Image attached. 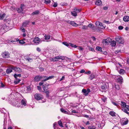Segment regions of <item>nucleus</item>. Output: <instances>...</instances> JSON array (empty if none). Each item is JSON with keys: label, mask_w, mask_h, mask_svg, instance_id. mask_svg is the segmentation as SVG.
<instances>
[{"label": "nucleus", "mask_w": 129, "mask_h": 129, "mask_svg": "<svg viewBox=\"0 0 129 129\" xmlns=\"http://www.w3.org/2000/svg\"><path fill=\"white\" fill-rule=\"evenodd\" d=\"M87 26V27H89L90 28L91 27L92 28H94V26L91 23L89 24H88V25Z\"/></svg>", "instance_id": "obj_39"}, {"label": "nucleus", "mask_w": 129, "mask_h": 129, "mask_svg": "<svg viewBox=\"0 0 129 129\" xmlns=\"http://www.w3.org/2000/svg\"><path fill=\"white\" fill-rule=\"evenodd\" d=\"M123 28V27L122 26H119L118 27V29L119 30L122 29Z\"/></svg>", "instance_id": "obj_56"}, {"label": "nucleus", "mask_w": 129, "mask_h": 129, "mask_svg": "<svg viewBox=\"0 0 129 129\" xmlns=\"http://www.w3.org/2000/svg\"><path fill=\"white\" fill-rule=\"evenodd\" d=\"M37 50L38 51V52H40L41 51V50L40 48L39 47H37Z\"/></svg>", "instance_id": "obj_55"}, {"label": "nucleus", "mask_w": 129, "mask_h": 129, "mask_svg": "<svg viewBox=\"0 0 129 129\" xmlns=\"http://www.w3.org/2000/svg\"><path fill=\"white\" fill-rule=\"evenodd\" d=\"M13 70L18 72H21L22 71L21 69L17 67H14L13 66Z\"/></svg>", "instance_id": "obj_15"}, {"label": "nucleus", "mask_w": 129, "mask_h": 129, "mask_svg": "<svg viewBox=\"0 0 129 129\" xmlns=\"http://www.w3.org/2000/svg\"><path fill=\"white\" fill-rule=\"evenodd\" d=\"M95 25L96 26L102 29H104L105 26H104L99 21H96L95 23Z\"/></svg>", "instance_id": "obj_3"}, {"label": "nucleus", "mask_w": 129, "mask_h": 129, "mask_svg": "<svg viewBox=\"0 0 129 129\" xmlns=\"http://www.w3.org/2000/svg\"><path fill=\"white\" fill-rule=\"evenodd\" d=\"M102 100L104 102H105L107 100V98L105 96H103L101 98Z\"/></svg>", "instance_id": "obj_44"}, {"label": "nucleus", "mask_w": 129, "mask_h": 129, "mask_svg": "<svg viewBox=\"0 0 129 129\" xmlns=\"http://www.w3.org/2000/svg\"><path fill=\"white\" fill-rule=\"evenodd\" d=\"M89 129H95L96 127L94 125H91L89 126L88 127Z\"/></svg>", "instance_id": "obj_40"}, {"label": "nucleus", "mask_w": 129, "mask_h": 129, "mask_svg": "<svg viewBox=\"0 0 129 129\" xmlns=\"http://www.w3.org/2000/svg\"><path fill=\"white\" fill-rule=\"evenodd\" d=\"M85 70H84L83 69L81 71H80V73H81L84 72L85 73Z\"/></svg>", "instance_id": "obj_60"}, {"label": "nucleus", "mask_w": 129, "mask_h": 129, "mask_svg": "<svg viewBox=\"0 0 129 129\" xmlns=\"http://www.w3.org/2000/svg\"><path fill=\"white\" fill-rule=\"evenodd\" d=\"M40 13L39 10H37L35 11L31 14V15L34 16L38 15Z\"/></svg>", "instance_id": "obj_19"}, {"label": "nucleus", "mask_w": 129, "mask_h": 129, "mask_svg": "<svg viewBox=\"0 0 129 129\" xmlns=\"http://www.w3.org/2000/svg\"><path fill=\"white\" fill-rule=\"evenodd\" d=\"M123 20L126 22L129 21V17L127 16H124L123 18Z\"/></svg>", "instance_id": "obj_21"}, {"label": "nucleus", "mask_w": 129, "mask_h": 129, "mask_svg": "<svg viewBox=\"0 0 129 129\" xmlns=\"http://www.w3.org/2000/svg\"><path fill=\"white\" fill-rule=\"evenodd\" d=\"M65 59L64 57L63 56H59L57 57H55L54 58H52L50 59L51 61H58V59Z\"/></svg>", "instance_id": "obj_2"}, {"label": "nucleus", "mask_w": 129, "mask_h": 129, "mask_svg": "<svg viewBox=\"0 0 129 129\" xmlns=\"http://www.w3.org/2000/svg\"><path fill=\"white\" fill-rule=\"evenodd\" d=\"M60 110L63 113L66 114H68V112L66 111L63 108L61 109Z\"/></svg>", "instance_id": "obj_30"}, {"label": "nucleus", "mask_w": 129, "mask_h": 129, "mask_svg": "<svg viewBox=\"0 0 129 129\" xmlns=\"http://www.w3.org/2000/svg\"><path fill=\"white\" fill-rule=\"evenodd\" d=\"M109 114L112 116H115V113L113 111H111L110 112Z\"/></svg>", "instance_id": "obj_28"}, {"label": "nucleus", "mask_w": 129, "mask_h": 129, "mask_svg": "<svg viewBox=\"0 0 129 129\" xmlns=\"http://www.w3.org/2000/svg\"><path fill=\"white\" fill-rule=\"evenodd\" d=\"M25 59L28 60L29 61H31L33 60L32 58H30L29 57H27L26 58H25Z\"/></svg>", "instance_id": "obj_38"}, {"label": "nucleus", "mask_w": 129, "mask_h": 129, "mask_svg": "<svg viewBox=\"0 0 129 129\" xmlns=\"http://www.w3.org/2000/svg\"><path fill=\"white\" fill-rule=\"evenodd\" d=\"M40 39L38 37H36L34 39L33 41L37 44H38L40 41Z\"/></svg>", "instance_id": "obj_14"}, {"label": "nucleus", "mask_w": 129, "mask_h": 129, "mask_svg": "<svg viewBox=\"0 0 129 129\" xmlns=\"http://www.w3.org/2000/svg\"><path fill=\"white\" fill-rule=\"evenodd\" d=\"M6 16L5 13L3 14H0V20L3 19Z\"/></svg>", "instance_id": "obj_26"}, {"label": "nucleus", "mask_w": 129, "mask_h": 129, "mask_svg": "<svg viewBox=\"0 0 129 129\" xmlns=\"http://www.w3.org/2000/svg\"><path fill=\"white\" fill-rule=\"evenodd\" d=\"M84 117L88 118L89 117V116L88 115H84Z\"/></svg>", "instance_id": "obj_64"}, {"label": "nucleus", "mask_w": 129, "mask_h": 129, "mask_svg": "<svg viewBox=\"0 0 129 129\" xmlns=\"http://www.w3.org/2000/svg\"><path fill=\"white\" fill-rule=\"evenodd\" d=\"M31 89L30 87L28 86L27 87L25 88L24 91L26 93H29Z\"/></svg>", "instance_id": "obj_17"}, {"label": "nucleus", "mask_w": 129, "mask_h": 129, "mask_svg": "<svg viewBox=\"0 0 129 129\" xmlns=\"http://www.w3.org/2000/svg\"><path fill=\"white\" fill-rule=\"evenodd\" d=\"M19 43L21 44H22L25 43L24 42L23 40L19 41Z\"/></svg>", "instance_id": "obj_52"}, {"label": "nucleus", "mask_w": 129, "mask_h": 129, "mask_svg": "<svg viewBox=\"0 0 129 129\" xmlns=\"http://www.w3.org/2000/svg\"><path fill=\"white\" fill-rule=\"evenodd\" d=\"M12 70H13V66H11L8 68L6 70V72L8 74H9L12 71Z\"/></svg>", "instance_id": "obj_12"}, {"label": "nucleus", "mask_w": 129, "mask_h": 129, "mask_svg": "<svg viewBox=\"0 0 129 129\" xmlns=\"http://www.w3.org/2000/svg\"><path fill=\"white\" fill-rule=\"evenodd\" d=\"M90 92V90L89 89H87V90L85 89H83L82 90V92L85 96L87 95Z\"/></svg>", "instance_id": "obj_8"}, {"label": "nucleus", "mask_w": 129, "mask_h": 129, "mask_svg": "<svg viewBox=\"0 0 129 129\" xmlns=\"http://www.w3.org/2000/svg\"><path fill=\"white\" fill-rule=\"evenodd\" d=\"M128 122V120L127 119L125 120H122V123L123 125H125L127 124Z\"/></svg>", "instance_id": "obj_24"}, {"label": "nucleus", "mask_w": 129, "mask_h": 129, "mask_svg": "<svg viewBox=\"0 0 129 129\" xmlns=\"http://www.w3.org/2000/svg\"><path fill=\"white\" fill-rule=\"evenodd\" d=\"M9 53L7 52H5L2 53L3 57L5 58H8L9 57Z\"/></svg>", "instance_id": "obj_13"}, {"label": "nucleus", "mask_w": 129, "mask_h": 129, "mask_svg": "<svg viewBox=\"0 0 129 129\" xmlns=\"http://www.w3.org/2000/svg\"><path fill=\"white\" fill-rule=\"evenodd\" d=\"M43 79V77L42 76L38 75L36 76L34 79V80L35 81H39L41 79Z\"/></svg>", "instance_id": "obj_10"}, {"label": "nucleus", "mask_w": 129, "mask_h": 129, "mask_svg": "<svg viewBox=\"0 0 129 129\" xmlns=\"http://www.w3.org/2000/svg\"><path fill=\"white\" fill-rule=\"evenodd\" d=\"M69 45L73 47L76 48L77 47V46H76V45H74V44H72L71 43H69Z\"/></svg>", "instance_id": "obj_37"}, {"label": "nucleus", "mask_w": 129, "mask_h": 129, "mask_svg": "<svg viewBox=\"0 0 129 129\" xmlns=\"http://www.w3.org/2000/svg\"><path fill=\"white\" fill-rule=\"evenodd\" d=\"M44 37H45V39L46 40H48L50 39V36L49 35H47L45 34L44 36Z\"/></svg>", "instance_id": "obj_27"}, {"label": "nucleus", "mask_w": 129, "mask_h": 129, "mask_svg": "<svg viewBox=\"0 0 129 129\" xmlns=\"http://www.w3.org/2000/svg\"><path fill=\"white\" fill-rule=\"evenodd\" d=\"M112 87L115 90L117 89L119 90L120 89V87L119 86V85L117 83H115L112 84Z\"/></svg>", "instance_id": "obj_11"}, {"label": "nucleus", "mask_w": 129, "mask_h": 129, "mask_svg": "<svg viewBox=\"0 0 129 129\" xmlns=\"http://www.w3.org/2000/svg\"><path fill=\"white\" fill-rule=\"evenodd\" d=\"M74 10H75V11L77 13L81 11L80 10L76 8H75Z\"/></svg>", "instance_id": "obj_45"}, {"label": "nucleus", "mask_w": 129, "mask_h": 129, "mask_svg": "<svg viewBox=\"0 0 129 129\" xmlns=\"http://www.w3.org/2000/svg\"><path fill=\"white\" fill-rule=\"evenodd\" d=\"M116 44V42L115 41H113L112 42V43L111 45V46L113 47Z\"/></svg>", "instance_id": "obj_41"}, {"label": "nucleus", "mask_w": 129, "mask_h": 129, "mask_svg": "<svg viewBox=\"0 0 129 129\" xmlns=\"http://www.w3.org/2000/svg\"><path fill=\"white\" fill-rule=\"evenodd\" d=\"M16 79L14 81V83L15 84H17L18 83L21 81V80L20 79H17V78H16Z\"/></svg>", "instance_id": "obj_32"}, {"label": "nucleus", "mask_w": 129, "mask_h": 129, "mask_svg": "<svg viewBox=\"0 0 129 129\" xmlns=\"http://www.w3.org/2000/svg\"><path fill=\"white\" fill-rule=\"evenodd\" d=\"M46 81H45V79H44L43 80H42V81L39 83V85L40 86H41L44 83V82Z\"/></svg>", "instance_id": "obj_43"}, {"label": "nucleus", "mask_w": 129, "mask_h": 129, "mask_svg": "<svg viewBox=\"0 0 129 129\" xmlns=\"http://www.w3.org/2000/svg\"><path fill=\"white\" fill-rule=\"evenodd\" d=\"M122 110L124 112L129 114V113L127 111V110L129 111V106L128 105H125V107L123 108L122 109Z\"/></svg>", "instance_id": "obj_6"}, {"label": "nucleus", "mask_w": 129, "mask_h": 129, "mask_svg": "<svg viewBox=\"0 0 129 129\" xmlns=\"http://www.w3.org/2000/svg\"><path fill=\"white\" fill-rule=\"evenodd\" d=\"M57 6V4L56 3H54V5H53V7H56Z\"/></svg>", "instance_id": "obj_61"}, {"label": "nucleus", "mask_w": 129, "mask_h": 129, "mask_svg": "<svg viewBox=\"0 0 129 129\" xmlns=\"http://www.w3.org/2000/svg\"><path fill=\"white\" fill-rule=\"evenodd\" d=\"M77 47L78 49L79 50H82L83 49V48L81 47H79V46L78 47L77 46Z\"/></svg>", "instance_id": "obj_53"}, {"label": "nucleus", "mask_w": 129, "mask_h": 129, "mask_svg": "<svg viewBox=\"0 0 129 129\" xmlns=\"http://www.w3.org/2000/svg\"><path fill=\"white\" fill-rule=\"evenodd\" d=\"M121 105L123 106L124 107H125V105H126L125 103L123 102H121Z\"/></svg>", "instance_id": "obj_50"}, {"label": "nucleus", "mask_w": 129, "mask_h": 129, "mask_svg": "<svg viewBox=\"0 0 129 129\" xmlns=\"http://www.w3.org/2000/svg\"><path fill=\"white\" fill-rule=\"evenodd\" d=\"M67 23L70 24L72 26H78V24L76 23L74 21H71L70 20L68 21H67Z\"/></svg>", "instance_id": "obj_16"}, {"label": "nucleus", "mask_w": 129, "mask_h": 129, "mask_svg": "<svg viewBox=\"0 0 129 129\" xmlns=\"http://www.w3.org/2000/svg\"><path fill=\"white\" fill-rule=\"evenodd\" d=\"M96 5H100L102 4L101 0H97L95 3Z\"/></svg>", "instance_id": "obj_23"}, {"label": "nucleus", "mask_w": 129, "mask_h": 129, "mask_svg": "<svg viewBox=\"0 0 129 129\" xmlns=\"http://www.w3.org/2000/svg\"><path fill=\"white\" fill-rule=\"evenodd\" d=\"M7 27L5 24H3L0 25V30L2 32H4L5 30H6Z\"/></svg>", "instance_id": "obj_7"}, {"label": "nucleus", "mask_w": 129, "mask_h": 129, "mask_svg": "<svg viewBox=\"0 0 129 129\" xmlns=\"http://www.w3.org/2000/svg\"><path fill=\"white\" fill-rule=\"evenodd\" d=\"M112 42V40L110 38H108L106 39H104L103 40L102 42L105 45H108V43Z\"/></svg>", "instance_id": "obj_4"}, {"label": "nucleus", "mask_w": 129, "mask_h": 129, "mask_svg": "<svg viewBox=\"0 0 129 129\" xmlns=\"http://www.w3.org/2000/svg\"><path fill=\"white\" fill-rule=\"evenodd\" d=\"M115 79L119 83H121L123 82V80L122 77L120 75L116 77Z\"/></svg>", "instance_id": "obj_5"}, {"label": "nucleus", "mask_w": 129, "mask_h": 129, "mask_svg": "<svg viewBox=\"0 0 129 129\" xmlns=\"http://www.w3.org/2000/svg\"><path fill=\"white\" fill-rule=\"evenodd\" d=\"M25 8V6L24 4H22L21 5L20 8L23 11Z\"/></svg>", "instance_id": "obj_35"}, {"label": "nucleus", "mask_w": 129, "mask_h": 129, "mask_svg": "<svg viewBox=\"0 0 129 129\" xmlns=\"http://www.w3.org/2000/svg\"><path fill=\"white\" fill-rule=\"evenodd\" d=\"M58 124L61 127H63L62 123L61 120H59L58 121Z\"/></svg>", "instance_id": "obj_46"}, {"label": "nucleus", "mask_w": 129, "mask_h": 129, "mask_svg": "<svg viewBox=\"0 0 129 129\" xmlns=\"http://www.w3.org/2000/svg\"><path fill=\"white\" fill-rule=\"evenodd\" d=\"M50 2V0H45V3L46 4H49Z\"/></svg>", "instance_id": "obj_47"}, {"label": "nucleus", "mask_w": 129, "mask_h": 129, "mask_svg": "<svg viewBox=\"0 0 129 129\" xmlns=\"http://www.w3.org/2000/svg\"><path fill=\"white\" fill-rule=\"evenodd\" d=\"M94 78V75L93 74H91V75H90V76L89 77V78L91 80L93 79Z\"/></svg>", "instance_id": "obj_36"}, {"label": "nucleus", "mask_w": 129, "mask_h": 129, "mask_svg": "<svg viewBox=\"0 0 129 129\" xmlns=\"http://www.w3.org/2000/svg\"><path fill=\"white\" fill-rule=\"evenodd\" d=\"M64 76H62V77L60 79V81H61L63 80V79H64Z\"/></svg>", "instance_id": "obj_57"}, {"label": "nucleus", "mask_w": 129, "mask_h": 129, "mask_svg": "<svg viewBox=\"0 0 129 129\" xmlns=\"http://www.w3.org/2000/svg\"><path fill=\"white\" fill-rule=\"evenodd\" d=\"M82 29H83L86 30L87 29V26L86 25H83Z\"/></svg>", "instance_id": "obj_48"}, {"label": "nucleus", "mask_w": 129, "mask_h": 129, "mask_svg": "<svg viewBox=\"0 0 129 129\" xmlns=\"http://www.w3.org/2000/svg\"><path fill=\"white\" fill-rule=\"evenodd\" d=\"M90 73H91V72H90V71H88L86 72L85 73V74H90Z\"/></svg>", "instance_id": "obj_54"}, {"label": "nucleus", "mask_w": 129, "mask_h": 129, "mask_svg": "<svg viewBox=\"0 0 129 129\" xmlns=\"http://www.w3.org/2000/svg\"><path fill=\"white\" fill-rule=\"evenodd\" d=\"M63 43L64 45L68 47V46L69 45V44H68L67 42H64Z\"/></svg>", "instance_id": "obj_49"}, {"label": "nucleus", "mask_w": 129, "mask_h": 129, "mask_svg": "<svg viewBox=\"0 0 129 129\" xmlns=\"http://www.w3.org/2000/svg\"><path fill=\"white\" fill-rule=\"evenodd\" d=\"M14 77L15 78H17V77H21V74H15L14 75Z\"/></svg>", "instance_id": "obj_42"}, {"label": "nucleus", "mask_w": 129, "mask_h": 129, "mask_svg": "<svg viewBox=\"0 0 129 129\" xmlns=\"http://www.w3.org/2000/svg\"><path fill=\"white\" fill-rule=\"evenodd\" d=\"M75 10H74L73 11L71 12L72 15L74 16H76L77 15V13L75 11Z\"/></svg>", "instance_id": "obj_25"}, {"label": "nucleus", "mask_w": 129, "mask_h": 129, "mask_svg": "<svg viewBox=\"0 0 129 129\" xmlns=\"http://www.w3.org/2000/svg\"><path fill=\"white\" fill-rule=\"evenodd\" d=\"M115 39L116 41L119 44H123L124 43L123 39L119 36L116 37Z\"/></svg>", "instance_id": "obj_1"}, {"label": "nucleus", "mask_w": 129, "mask_h": 129, "mask_svg": "<svg viewBox=\"0 0 129 129\" xmlns=\"http://www.w3.org/2000/svg\"><path fill=\"white\" fill-rule=\"evenodd\" d=\"M104 22L108 24H109L110 23V22L108 21H107L106 20L104 21Z\"/></svg>", "instance_id": "obj_58"}, {"label": "nucleus", "mask_w": 129, "mask_h": 129, "mask_svg": "<svg viewBox=\"0 0 129 129\" xmlns=\"http://www.w3.org/2000/svg\"><path fill=\"white\" fill-rule=\"evenodd\" d=\"M35 99L37 100H40L42 99V95L38 93H36L35 95Z\"/></svg>", "instance_id": "obj_9"}, {"label": "nucleus", "mask_w": 129, "mask_h": 129, "mask_svg": "<svg viewBox=\"0 0 129 129\" xmlns=\"http://www.w3.org/2000/svg\"><path fill=\"white\" fill-rule=\"evenodd\" d=\"M17 11L18 13H21L23 11L20 8H18Z\"/></svg>", "instance_id": "obj_51"}, {"label": "nucleus", "mask_w": 129, "mask_h": 129, "mask_svg": "<svg viewBox=\"0 0 129 129\" xmlns=\"http://www.w3.org/2000/svg\"><path fill=\"white\" fill-rule=\"evenodd\" d=\"M42 76L43 77V79H47V78H48V77L46 76Z\"/></svg>", "instance_id": "obj_59"}, {"label": "nucleus", "mask_w": 129, "mask_h": 129, "mask_svg": "<svg viewBox=\"0 0 129 129\" xmlns=\"http://www.w3.org/2000/svg\"><path fill=\"white\" fill-rule=\"evenodd\" d=\"M38 89L40 90L41 89V87L40 86H37Z\"/></svg>", "instance_id": "obj_63"}, {"label": "nucleus", "mask_w": 129, "mask_h": 129, "mask_svg": "<svg viewBox=\"0 0 129 129\" xmlns=\"http://www.w3.org/2000/svg\"><path fill=\"white\" fill-rule=\"evenodd\" d=\"M124 72V70L123 69H121L119 71V74L121 75L123 74Z\"/></svg>", "instance_id": "obj_33"}, {"label": "nucleus", "mask_w": 129, "mask_h": 129, "mask_svg": "<svg viewBox=\"0 0 129 129\" xmlns=\"http://www.w3.org/2000/svg\"><path fill=\"white\" fill-rule=\"evenodd\" d=\"M48 86V85H43V89L45 91L47 90V89H48V87H47Z\"/></svg>", "instance_id": "obj_29"}, {"label": "nucleus", "mask_w": 129, "mask_h": 129, "mask_svg": "<svg viewBox=\"0 0 129 129\" xmlns=\"http://www.w3.org/2000/svg\"><path fill=\"white\" fill-rule=\"evenodd\" d=\"M21 104L24 106L26 105V101L25 100L22 99L21 100Z\"/></svg>", "instance_id": "obj_22"}, {"label": "nucleus", "mask_w": 129, "mask_h": 129, "mask_svg": "<svg viewBox=\"0 0 129 129\" xmlns=\"http://www.w3.org/2000/svg\"><path fill=\"white\" fill-rule=\"evenodd\" d=\"M45 93H46V95H48L49 94V90H47L45 92Z\"/></svg>", "instance_id": "obj_62"}, {"label": "nucleus", "mask_w": 129, "mask_h": 129, "mask_svg": "<svg viewBox=\"0 0 129 129\" xmlns=\"http://www.w3.org/2000/svg\"><path fill=\"white\" fill-rule=\"evenodd\" d=\"M54 76H49V77H48V78H47V79H45V81H46L49 79L53 78H54Z\"/></svg>", "instance_id": "obj_31"}, {"label": "nucleus", "mask_w": 129, "mask_h": 129, "mask_svg": "<svg viewBox=\"0 0 129 129\" xmlns=\"http://www.w3.org/2000/svg\"><path fill=\"white\" fill-rule=\"evenodd\" d=\"M96 50L100 51H102V48L101 47L99 46H97L96 47Z\"/></svg>", "instance_id": "obj_34"}, {"label": "nucleus", "mask_w": 129, "mask_h": 129, "mask_svg": "<svg viewBox=\"0 0 129 129\" xmlns=\"http://www.w3.org/2000/svg\"><path fill=\"white\" fill-rule=\"evenodd\" d=\"M13 104L16 107H20V106L19 105L20 103L19 102H18L17 101L13 102Z\"/></svg>", "instance_id": "obj_20"}, {"label": "nucleus", "mask_w": 129, "mask_h": 129, "mask_svg": "<svg viewBox=\"0 0 129 129\" xmlns=\"http://www.w3.org/2000/svg\"><path fill=\"white\" fill-rule=\"evenodd\" d=\"M101 88L104 90H107L108 89V87L105 84H103L101 85Z\"/></svg>", "instance_id": "obj_18"}]
</instances>
